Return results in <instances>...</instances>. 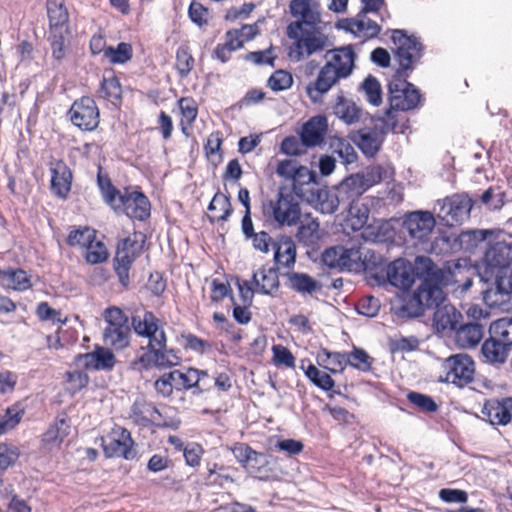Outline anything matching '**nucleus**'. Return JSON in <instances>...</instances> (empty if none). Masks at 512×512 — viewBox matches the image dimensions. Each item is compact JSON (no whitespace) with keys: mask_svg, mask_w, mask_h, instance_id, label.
Listing matches in <instances>:
<instances>
[{"mask_svg":"<svg viewBox=\"0 0 512 512\" xmlns=\"http://www.w3.org/2000/svg\"><path fill=\"white\" fill-rule=\"evenodd\" d=\"M263 213L277 224H297L300 220V206L292 195L278 194L277 200L263 204Z\"/></svg>","mask_w":512,"mask_h":512,"instance_id":"9d476101","label":"nucleus"},{"mask_svg":"<svg viewBox=\"0 0 512 512\" xmlns=\"http://www.w3.org/2000/svg\"><path fill=\"white\" fill-rule=\"evenodd\" d=\"M157 412V409L153 405L147 403L136 402L132 407L133 416L135 420L139 422L146 423L151 421L153 414Z\"/></svg>","mask_w":512,"mask_h":512,"instance_id":"774afa93","label":"nucleus"},{"mask_svg":"<svg viewBox=\"0 0 512 512\" xmlns=\"http://www.w3.org/2000/svg\"><path fill=\"white\" fill-rule=\"evenodd\" d=\"M68 115L72 124L82 131H93L99 125V109L96 102L88 96L75 100Z\"/></svg>","mask_w":512,"mask_h":512,"instance_id":"9b49d317","label":"nucleus"},{"mask_svg":"<svg viewBox=\"0 0 512 512\" xmlns=\"http://www.w3.org/2000/svg\"><path fill=\"white\" fill-rule=\"evenodd\" d=\"M49 29L69 28V14L64 0H47Z\"/></svg>","mask_w":512,"mask_h":512,"instance_id":"2f4dec72","label":"nucleus"},{"mask_svg":"<svg viewBox=\"0 0 512 512\" xmlns=\"http://www.w3.org/2000/svg\"><path fill=\"white\" fill-rule=\"evenodd\" d=\"M350 231H345L348 235L352 233V239L358 241L362 239L365 243H382L393 238V226H348Z\"/></svg>","mask_w":512,"mask_h":512,"instance_id":"4be33fe9","label":"nucleus"},{"mask_svg":"<svg viewBox=\"0 0 512 512\" xmlns=\"http://www.w3.org/2000/svg\"><path fill=\"white\" fill-rule=\"evenodd\" d=\"M305 374L316 386L325 391L331 390L334 387V380L331 376L314 365H309Z\"/></svg>","mask_w":512,"mask_h":512,"instance_id":"6e6d98bb","label":"nucleus"},{"mask_svg":"<svg viewBox=\"0 0 512 512\" xmlns=\"http://www.w3.org/2000/svg\"><path fill=\"white\" fill-rule=\"evenodd\" d=\"M77 361L88 369L110 370L115 365V356L108 349L98 348L94 352L78 355Z\"/></svg>","mask_w":512,"mask_h":512,"instance_id":"b1692460","label":"nucleus"},{"mask_svg":"<svg viewBox=\"0 0 512 512\" xmlns=\"http://www.w3.org/2000/svg\"><path fill=\"white\" fill-rule=\"evenodd\" d=\"M510 293L495 279L494 286L486 289L483 300L489 307H501L509 302Z\"/></svg>","mask_w":512,"mask_h":512,"instance_id":"ea45409f","label":"nucleus"},{"mask_svg":"<svg viewBox=\"0 0 512 512\" xmlns=\"http://www.w3.org/2000/svg\"><path fill=\"white\" fill-rule=\"evenodd\" d=\"M97 232L90 226H83L82 228L72 231L68 236V243L71 246H80L84 248L86 245L95 240Z\"/></svg>","mask_w":512,"mask_h":512,"instance_id":"603ef678","label":"nucleus"},{"mask_svg":"<svg viewBox=\"0 0 512 512\" xmlns=\"http://www.w3.org/2000/svg\"><path fill=\"white\" fill-rule=\"evenodd\" d=\"M368 190L364 182L363 176L360 173L352 174L336 187V192L342 200L354 199L359 197Z\"/></svg>","mask_w":512,"mask_h":512,"instance_id":"cd10ccee","label":"nucleus"},{"mask_svg":"<svg viewBox=\"0 0 512 512\" xmlns=\"http://www.w3.org/2000/svg\"><path fill=\"white\" fill-rule=\"evenodd\" d=\"M379 310L380 301L373 296L364 297L357 304L358 313L367 317H375Z\"/></svg>","mask_w":512,"mask_h":512,"instance_id":"69168bd1","label":"nucleus"},{"mask_svg":"<svg viewBox=\"0 0 512 512\" xmlns=\"http://www.w3.org/2000/svg\"><path fill=\"white\" fill-rule=\"evenodd\" d=\"M351 139L364 155L373 157L379 152L385 140V132L378 124H374L372 127H364L354 132Z\"/></svg>","mask_w":512,"mask_h":512,"instance_id":"4468645a","label":"nucleus"},{"mask_svg":"<svg viewBox=\"0 0 512 512\" xmlns=\"http://www.w3.org/2000/svg\"><path fill=\"white\" fill-rule=\"evenodd\" d=\"M292 84L293 77L285 70H276L267 81V86L275 92L287 90Z\"/></svg>","mask_w":512,"mask_h":512,"instance_id":"4d7b16f0","label":"nucleus"},{"mask_svg":"<svg viewBox=\"0 0 512 512\" xmlns=\"http://www.w3.org/2000/svg\"><path fill=\"white\" fill-rule=\"evenodd\" d=\"M86 249V261L90 264H98L107 260L108 251L103 242L97 237L84 247Z\"/></svg>","mask_w":512,"mask_h":512,"instance_id":"3c124183","label":"nucleus"},{"mask_svg":"<svg viewBox=\"0 0 512 512\" xmlns=\"http://www.w3.org/2000/svg\"><path fill=\"white\" fill-rule=\"evenodd\" d=\"M364 182L368 189L378 183H380L387 176V169L381 165H373L366 168L363 173Z\"/></svg>","mask_w":512,"mask_h":512,"instance_id":"680f3d73","label":"nucleus"},{"mask_svg":"<svg viewBox=\"0 0 512 512\" xmlns=\"http://www.w3.org/2000/svg\"><path fill=\"white\" fill-rule=\"evenodd\" d=\"M409 76H399L395 73L388 84L389 106L394 110L410 111L418 108L422 102L419 90L407 81Z\"/></svg>","mask_w":512,"mask_h":512,"instance_id":"0eeeda50","label":"nucleus"},{"mask_svg":"<svg viewBox=\"0 0 512 512\" xmlns=\"http://www.w3.org/2000/svg\"><path fill=\"white\" fill-rule=\"evenodd\" d=\"M131 44L121 42L116 47L108 46L105 49V57L113 64H124L132 58Z\"/></svg>","mask_w":512,"mask_h":512,"instance_id":"c03bdc74","label":"nucleus"},{"mask_svg":"<svg viewBox=\"0 0 512 512\" xmlns=\"http://www.w3.org/2000/svg\"><path fill=\"white\" fill-rule=\"evenodd\" d=\"M106 327L127 325L128 318L118 307H109L103 313Z\"/></svg>","mask_w":512,"mask_h":512,"instance_id":"338daca9","label":"nucleus"},{"mask_svg":"<svg viewBox=\"0 0 512 512\" xmlns=\"http://www.w3.org/2000/svg\"><path fill=\"white\" fill-rule=\"evenodd\" d=\"M330 59L320 69L317 78L306 87L312 102H318L339 79L347 78L353 71L355 53L351 47L329 51Z\"/></svg>","mask_w":512,"mask_h":512,"instance_id":"7ed1b4c3","label":"nucleus"},{"mask_svg":"<svg viewBox=\"0 0 512 512\" xmlns=\"http://www.w3.org/2000/svg\"><path fill=\"white\" fill-rule=\"evenodd\" d=\"M387 278L391 285L400 289H408L415 281V273L410 262L397 259L387 266Z\"/></svg>","mask_w":512,"mask_h":512,"instance_id":"412c9836","label":"nucleus"},{"mask_svg":"<svg viewBox=\"0 0 512 512\" xmlns=\"http://www.w3.org/2000/svg\"><path fill=\"white\" fill-rule=\"evenodd\" d=\"M492 234L491 230H467L459 235V242L461 247L466 250H472L476 248L479 243L486 240L487 235Z\"/></svg>","mask_w":512,"mask_h":512,"instance_id":"de8ad7c7","label":"nucleus"},{"mask_svg":"<svg viewBox=\"0 0 512 512\" xmlns=\"http://www.w3.org/2000/svg\"><path fill=\"white\" fill-rule=\"evenodd\" d=\"M172 373V381H174L177 390H187L197 385L201 376H206L205 371H200L194 368L186 370H174Z\"/></svg>","mask_w":512,"mask_h":512,"instance_id":"72a5a7b5","label":"nucleus"},{"mask_svg":"<svg viewBox=\"0 0 512 512\" xmlns=\"http://www.w3.org/2000/svg\"><path fill=\"white\" fill-rule=\"evenodd\" d=\"M289 280L291 287L301 293H312L317 288V282L307 274L294 273Z\"/></svg>","mask_w":512,"mask_h":512,"instance_id":"bf43d9fd","label":"nucleus"},{"mask_svg":"<svg viewBox=\"0 0 512 512\" xmlns=\"http://www.w3.org/2000/svg\"><path fill=\"white\" fill-rule=\"evenodd\" d=\"M106 454L110 457L118 456L125 459H132L134 451L132 450V439L128 430L117 427L112 433L102 439Z\"/></svg>","mask_w":512,"mask_h":512,"instance_id":"2eb2a0df","label":"nucleus"},{"mask_svg":"<svg viewBox=\"0 0 512 512\" xmlns=\"http://www.w3.org/2000/svg\"><path fill=\"white\" fill-rule=\"evenodd\" d=\"M104 343L117 350L124 349L129 344L128 325L105 327L103 332Z\"/></svg>","mask_w":512,"mask_h":512,"instance_id":"f704fd0d","label":"nucleus"},{"mask_svg":"<svg viewBox=\"0 0 512 512\" xmlns=\"http://www.w3.org/2000/svg\"><path fill=\"white\" fill-rule=\"evenodd\" d=\"M180 359L177 351L167 348V337H165L158 345L154 343L148 348V352L139 357V363L145 369L152 366L165 369L178 365Z\"/></svg>","mask_w":512,"mask_h":512,"instance_id":"f8f14e48","label":"nucleus"},{"mask_svg":"<svg viewBox=\"0 0 512 512\" xmlns=\"http://www.w3.org/2000/svg\"><path fill=\"white\" fill-rule=\"evenodd\" d=\"M484 261L491 274L512 266V243L497 242L486 251Z\"/></svg>","mask_w":512,"mask_h":512,"instance_id":"6ab92c4d","label":"nucleus"},{"mask_svg":"<svg viewBox=\"0 0 512 512\" xmlns=\"http://www.w3.org/2000/svg\"><path fill=\"white\" fill-rule=\"evenodd\" d=\"M117 213L125 214L133 221L143 222L147 220L151 214V203L148 197L141 191H125L117 197L112 205Z\"/></svg>","mask_w":512,"mask_h":512,"instance_id":"1a4fd4ad","label":"nucleus"},{"mask_svg":"<svg viewBox=\"0 0 512 512\" xmlns=\"http://www.w3.org/2000/svg\"><path fill=\"white\" fill-rule=\"evenodd\" d=\"M244 235L251 239L252 245L255 249L267 253L269 246L272 244V239L268 233L264 231L255 232L254 226H242Z\"/></svg>","mask_w":512,"mask_h":512,"instance_id":"09e8293b","label":"nucleus"},{"mask_svg":"<svg viewBox=\"0 0 512 512\" xmlns=\"http://www.w3.org/2000/svg\"><path fill=\"white\" fill-rule=\"evenodd\" d=\"M3 285L18 291H24L32 286L31 279L24 270H7L0 272Z\"/></svg>","mask_w":512,"mask_h":512,"instance_id":"c9c22d12","label":"nucleus"},{"mask_svg":"<svg viewBox=\"0 0 512 512\" xmlns=\"http://www.w3.org/2000/svg\"><path fill=\"white\" fill-rule=\"evenodd\" d=\"M339 26L363 40L373 39L377 37L381 31L380 25L367 17V13L362 11L357 14L355 18L342 20Z\"/></svg>","mask_w":512,"mask_h":512,"instance_id":"f3484780","label":"nucleus"},{"mask_svg":"<svg viewBox=\"0 0 512 512\" xmlns=\"http://www.w3.org/2000/svg\"><path fill=\"white\" fill-rule=\"evenodd\" d=\"M362 89L365 92L367 101L373 106H379L382 103V89L379 81L372 75L365 78L362 83Z\"/></svg>","mask_w":512,"mask_h":512,"instance_id":"8fccbe9b","label":"nucleus"},{"mask_svg":"<svg viewBox=\"0 0 512 512\" xmlns=\"http://www.w3.org/2000/svg\"><path fill=\"white\" fill-rule=\"evenodd\" d=\"M273 362L275 365H283L292 368L295 366V358L292 353L282 345H274L272 347Z\"/></svg>","mask_w":512,"mask_h":512,"instance_id":"0e129e2a","label":"nucleus"},{"mask_svg":"<svg viewBox=\"0 0 512 512\" xmlns=\"http://www.w3.org/2000/svg\"><path fill=\"white\" fill-rule=\"evenodd\" d=\"M333 113L344 123L351 125L359 121L362 109L351 99L338 95L333 106Z\"/></svg>","mask_w":512,"mask_h":512,"instance_id":"a878e982","label":"nucleus"},{"mask_svg":"<svg viewBox=\"0 0 512 512\" xmlns=\"http://www.w3.org/2000/svg\"><path fill=\"white\" fill-rule=\"evenodd\" d=\"M70 425L65 418H58L43 436V441L51 446L60 445L68 436Z\"/></svg>","mask_w":512,"mask_h":512,"instance_id":"4c0bfd02","label":"nucleus"},{"mask_svg":"<svg viewBox=\"0 0 512 512\" xmlns=\"http://www.w3.org/2000/svg\"><path fill=\"white\" fill-rule=\"evenodd\" d=\"M98 185L102 192L105 202L112 207L122 192L116 189L109 178H103L100 174L98 175Z\"/></svg>","mask_w":512,"mask_h":512,"instance_id":"e2e57ef3","label":"nucleus"},{"mask_svg":"<svg viewBox=\"0 0 512 512\" xmlns=\"http://www.w3.org/2000/svg\"><path fill=\"white\" fill-rule=\"evenodd\" d=\"M99 96L109 100L113 104L121 101L122 88L117 77H103L99 89Z\"/></svg>","mask_w":512,"mask_h":512,"instance_id":"79ce46f5","label":"nucleus"},{"mask_svg":"<svg viewBox=\"0 0 512 512\" xmlns=\"http://www.w3.org/2000/svg\"><path fill=\"white\" fill-rule=\"evenodd\" d=\"M323 263L329 268L359 273L369 271L375 265V255L364 252L360 247H332L322 254Z\"/></svg>","mask_w":512,"mask_h":512,"instance_id":"39448f33","label":"nucleus"},{"mask_svg":"<svg viewBox=\"0 0 512 512\" xmlns=\"http://www.w3.org/2000/svg\"><path fill=\"white\" fill-rule=\"evenodd\" d=\"M295 177L292 179V187L296 193H300L303 191V186L308 185L310 183L316 182V173L310 170L308 167L300 165L297 170L294 171Z\"/></svg>","mask_w":512,"mask_h":512,"instance_id":"5fc2aeb1","label":"nucleus"},{"mask_svg":"<svg viewBox=\"0 0 512 512\" xmlns=\"http://www.w3.org/2000/svg\"><path fill=\"white\" fill-rule=\"evenodd\" d=\"M208 210V217L212 222L225 221L232 212V206L225 195L216 194L211 200Z\"/></svg>","mask_w":512,"mask_h":512,"instance_id":"e433bc0d","label":"nucleus"},{"mask_svg":"<svg viewBox=\"0 0 512 512\" xmlns=\"http://www.w3.org/2000/svg\"><path fill=\"white\" fill-rule=\"evenodd\" d=\"M474 371V362L470 356L452 355L443 361L439 380L463 387L473 380Z\"/></svg>","mask_w":512,"mask_h":512,"instance_id":"6e6552de","label":"nucleus"},{"mask_svg":"<svg viewBox=\"0 0 512 512\" xmlns=\"http://www.w3.org/2000/svg\"><path fill=\"white\" fill-rule=\"evenodd\" d=\"M126 244L119 243L117 246L116 256L114 259V267L119 278V281L123 286H127L129 283V270L139 254L138 251H134L133 248L125 246Z\"/></svg>","mask_w":512,"mask_h":512,"instance_id":"393cba45","label":"nucleus"},{"mask_svg":"<svg viewBox=\"0 0 512 512\" xmlns=\"http://www.w3.org/2000/svg\"><path fill=\"white\" fill-rule=\"evenodd\" d=\"M193 65L194 58L189 52V48L186 46L179 47L176 52V69L180 76H187L192 70Z\"/></svg>","mask_w":512,"mask_h":512,"instance_id":"052dcab7","label":"nucleus"},{"mask_svg":"<svg viewBox=\"0 0 512 512\" xmlns=\"http://www.w3.org/2000/svg\"><path fill=\"white\" fill-rule=\"evenodd\" d=\"M461 319V314L452 305L437 307L434 313V325L437 331H452Z\"/></svg>","mask_w":512,"mask_h":512,"instance_id":"c85d7f7f","label":"nucleus"},{"mask_svg":"<svg viewBox=\"0 0 512 512\" xmlns=\"http://www.w3.org/2000/svg\"><path fill=\"white\" fill-rule=\"evenodd\" d=\"M328 131V120L324 115L311 117L302 125L299 133L305 148H314L324 143Z\"/></svg>","mask_w":512,"mask_h":512,"instance_id":"dca6fc26","label":"nucleus"},{"mask_svg":"<svg viewBox=\"0 0 512 512\" xmlns=\"http://www.w3.org/2000/svg\"><path fill=\"white\" fill-rule=\"evenodd\" d=\"M391 40L395 44V59L399 76H409L417 62L423 56L424 45L416 35H408L406 30L394 29L391 31Z\"/></svg>","mask_w":512,"mask_h":512,"instance_id":"423d86ee","label":"nucleus"},{"mask_svg":"<svg viewBox=\"0 0 512 512\" xmlns=\"http://www.w3.org/2000/svg\"><path fill=\"white\" fill-rule=\"evenodd\" d=\"M473 200L466 193H455L436 201L433 212L416 210L405 214L402 224H436L434 214L444 224L459 223L470 219Z\"/></svg>","mask_w":512,"mask_h":512,"instance_id":"f03ea898","label":"nucleus"},{"mask_svg":"<svg viewBox=\"0 0 512 512\" xmlns=\"http://www.w3.org/2000/svg\"><path fill=\"white\" fill-rule=\"evenodd\" d=\"M252 282L257 293L272 294L279 286L278 273L273 268H262L253 274Z\"/></svg>","mask_w":512,"mask_h":512,"instance_id":"c756f323","label":"nucleus"},{"mask_svg":"<svg viewBox=\"0 0 512 512\" xmlns=\"http://www.w3.org/2000/svg\"><path fill=\"white\" fill-rule=\"evenodd\" d=\"M346 355L348 359L347 366L350 365L351 367L362 372L370 371L373 359L365 350L353 347V350L349 353H346Z\"/></svg>","mask_w":512,"mask_h":512,"instance_id":"a18cd8bd","label":"nucleus"},{"mask_svg":"<svg viewBox=\"0 0 512 512\" xmlns=\"http://www.w3.org/2000/svg\"><path fill=\"white\" fill-rule=\"evenodd\" d=\"M482 416L492 425H506L512 422V398L491 399L485 402Z\"/></svg>","mask_w":512,"mask_h":512,"instance_id":"aec40b11","label":"nucleus"},{"mask_svg":"<svg viewBox=\"0 0 512 512\" xmlns=\"http://www.w3.org/2000/svg\"><path fill=\"white\" fill-rule=\"evenodd\" d=\"M415 276L423 278V280L431 279V281L445 282L449 281V274L455 277V281L458 282V273L444 271L436 267L432 260L425 256H418L415 259V265L413 267Z\"/></svg>","mask_w":512,"mask_h":512,"instance_id":"5701e85b","label":"nucleus"},{"mask_svg":"<svg viewBox=\"0 0 512 512\" xmlns=\"http://www.w3.org/2000/svg\"><path fill=\"white\" fill-rule=\"evenodd\" d=\"M325 237V232L320 226H299L297 231L298 240L307 246H316Z\"/></svg>","mask_w":512,"mask_h":512,"instance_id":"49530a36","label":"nucleus"},{"mask_svg":"<svg viewBox=\"0 0 512 512\" xmlns=\"http://www.w3.org/2000/svg\"><path fill=\"white\" fill-rule=\"evenodd\" d=\"M132 325L139 336L148 338V348L154 343L158 345L166 337L160 320L152 312L146 311L142 315L134 316Z\"/></svg>","mask_w":512,"mask_h":512,"instance_id":"ddd939ff","label":"nucleus"},{"mask_svg":"<svg viewBox=\"0 0 512 512\" xmlns=\"http://www.w3.org/2000/svg\"><path fill=\"white\" fill-rule=\"evenodd\" d=\"M331 146L333 147L334 152L343 160V163L351 164L357 160V153L354 147L347 140L337 138L332 142Z\"/></svg>","mask_w":512,"mask_h":512,"instance_id":"13d9d810","label":"nucleus"},{"mask_svg":"<svg viewBox=\"0 0 512 512\" xmlns=\"http://www.w3.org/2000/svg\"><path fill=\"white\" fill-rule=\"evenodd\" d=\"M291 15L296 20L287 27V35L295 42L290 47L289 56L300 61L316 52L322 51L327 45V37L321 32L320 5L315 0H292L289 4Z\"/></svg>","mask_w":512,"mask_h":512,"instance_id":"f257e3e1","label":"nucleus"},{"mask_svg":"<svg viewBox=\"0 0 512 512\" xmlns=\"http://www.w3.org/2000/svg\"><path fill=\"white\" fill-rule=\"evenodd\" d=\"M268 464L269 459L265 454L254 451L244 468L255 478L267 480L269 478Z\"/></svg>","mask_w":512,"mask_h":512,"instance_id":"58836bf2","label":"nucleus"},{"mask_svg":"<svg viewBox=\"0 0 512 512\" xmlns=\"http://www.w3.org/2000/svg\"><path fill=\"white\" fill-rule=\"evenodd\" d=\"M448 283L449 281L423 280L415 291L405 294L400 299V304L396 307L397 313L403 317H418L426 309L438 307L445 298L441 285Z\"/></svg>","mask_w":512,"mask_h":512,"instance_id":"20e7f679","label":"nucleus"},{"mask_svg":"<svg viewBox=\"0 0 512 512\" xmlns=\"http://www.w3.org/2000/svg\"><path fill=\"white\" fill-rule=\"evenodd\" d=\"M347 361L346 353L322 349L317 354V363L332 373H342L347 366Z\"/></svg>","mask_w":512,"mask_h":512,"instance_id":"473e14b6","label":"nucleus"},{"mask_svg":"<svg viewBox=\"0 0 512 512\" xmlns=\"http://www.w3.org/2000/svg\"><path fill=\"white\" fill-rule=\"evenodd\" d=\"M369 213L368 204L361 202L359 199H352L347 207L345 221L348 224H367Z\"/></svg>","mask_w":512,"mask_h":512,"instance_id":"a19ab883","label":"nucleus"},{"mask_svg":"<svg viewBox=\"0 0 512 512\" xmlns=\"http://www.w3.org/2000/svg\"><path fill=\"white\" fill-rule=\"evenodd\" d=\"M277 264L282 266H290L294 264L296 258V248L293 242L284 241L277 246L274 255Z\"/></svg>","mask_w":512,"mask_h":512,"instance_id":"864d4df0","label":"nucleus"},{"mask_svg":"<svg viewBox=\"0 0 512 512\" xmlns=\"http://www.w3.org/2000/svg\"><path fill=\"white\" fill-rule=\"evenodd\" d=\"M507 347L496 337L490 335V338L482 344L481 355L487 363L500 365L505 363L508 357L509 350Z\"/></svg>","mask_w":512,"mask_h":512,"instance_id":"bb28decb","label":"nucleus"},{"mask_svg":"<svg viewBox=\"0 0 512 512\" xmlns=\"http://www.w3.org/2000/svg\"><path fill=\"white\" fill-rule=\"evenodd\" d=\"M483 337V326L470 323L461 326L455 333V342L461 348L476 346Z\"/></svg>","mask_w":512,"mask_h":512,"instance_id":"7c9ffc66","label":"nucleus"},{"mask_svg":"<svg viewBox=\"0 0 512 512\" xmlns=\"http://www.w3.org/2000/svg\"><path fill=\"white\" fill-rule=\"evenodd\" d=\"M51 181L50 189L58 198L65 199L72 185V172L67 164L62 160L50 163Z\"/></svg>","mask_w":512,"mask_h":512,"instance_id":"a211bd4d","label":"nucleus"},{"mask_svg":"<svg viewBox=\"0 0 512 512\" xmlns=\"http://www.w3.org/2000/svg\"><path fill=\"white\" fill-rule=\"evenodd\" d=\"M489 333L506 346H512V318L505 317L492 322Z\"/></svg>","mask_w":512,"mask_h":512,"instance_id":"37998d69","label":"nucleus"}]
</instances>
